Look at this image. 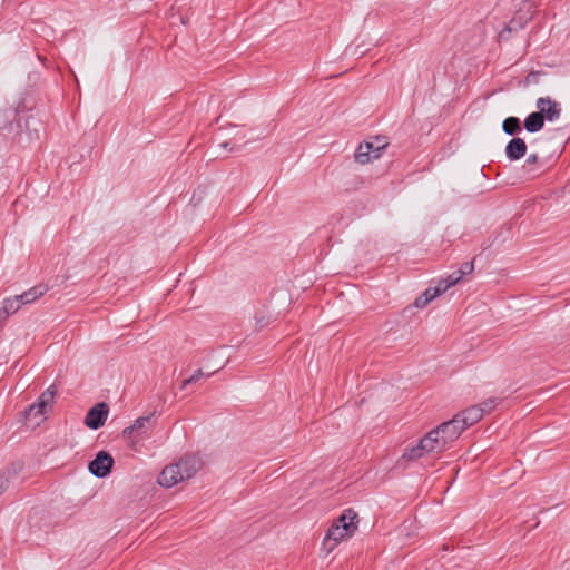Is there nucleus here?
<instances>
[{"instance_id": "20e7f679", "label": "nucleus", "mask_w": 570, "mask_h": 570, "mask_svg": "<svg viewBox=\"0 0 570 570\" xmlns=\"http://www.w3.org/2000/svg\"><path fill=\"white\" fill-rule=\"evenodd\" d=\"M356 530V525L348 523V525H340L333 523L324 538L323 544L332 551L334 547L344 538L351 537Z\"/></svg>"}, {"instance_id": "aec40b11", "label": "nucleus", "mask_w": 570, "mask_h": 570, "mask_svg": "<svg viewBox=\"0 0 570 570\" xmlns=\"http://www.w3.org/2000/svg\"><path fill=\"white\" fill-rule=\"evenodd\" d=\"M357 513L352 509H347L334 523L340 525H348V523H352L357 527Z\"/></svg>"}, {"instance_id": "4be33fe9", "label": "nucleus", "mask_w": 570, "mask_h": 570, "mask_svg": "<svg viewBox=\"0 0 570 570\" xmlns=\"http://www.w3.org/2000/svg\"><path fill=\"white\" fill-rule=\"evenodd\" d=\"M462 278L456 274V271L446 276V278L440 281L436 285L442 293H445L450 287L456 285Z\"/></svg>"}, {"instance_id": "c85d7f7f", "label": "nucleus", "mask_w": 570, "mask_h": 570, "mask_svg": "<svg viewBox=\"0 0 570 570\" xmlns=\"http://www.w3.org/2000/svg\"><path fill=\"white\" fill-rule=\"evenodd\" d=\"M411 528H414V521H410L409 529H411ZM404 529L406 530V529H407V527H405V525H404Z\"/></svg>"}, {"instance_id": "b1692460", "label": "nucleus", "mask_w": 570, "mask_h": 570, "mask_svg": "<svg viewBox=\"0 0 570 570\" xmlns=\"http://www.w3.org/2000/svg\"><path fill=\"white\" fill-rule=\"evenodd\" d=\"M209 375L210 374H205L202 370H198L190 377L183 381L180 389L184 390L187 385L197 382L204 376L208 377Z\"/></svg>"}, {"instance_id": "4468645a", "label": "nucleus", "mask_w": 570, "mask_h": 570, "mask_svg": "<svg viewBox=\"0 0 570 570\" xmlns=\"http://www.w3.org/2000/svg\"><path fill=\"white\" fill-rule=\"evenodd\" d=\"M417 449V443L411 448H407L405 452L394 463V469H406L410 463L424 456V453L414 452Z\"/></svg>"}, {"instance_id": "6ab92c4d", "label": "nucleus", "mask_w": 570, "mask_h": 570, "mask_svg": "<svg viewBox=\"0 0 570 570\" xmlns=\"http://www.w3.org/2000/svg\"><path fill=\"white\" fill-rule=\"evenodd\" d=\"M502 130L504 134L515 137L522 132L521 120L518 117H508L502 122Z\"/></svg>"}, {"instance_id": "1a4fd4ad", "label": "nucleus", "mask_w": 570, "mask_h": 570, "mask_svg": "<svg viewBox=\"0 0 570 570\" xmlns=\"http://www.w3.org/2000/svg\"><path fill=\"white\" fill-rule=\"evenodd\" d=\"M184 481L177 463L167 465L158 476V483L161 487L171 488Z\"/></svg>"}, {"instance_id": "0eeeda50", "label": "nucleus", "mask_w": 570, "mask_h": 570, "mask_svg": "<svg viewBox=\"0 0 570 570\" xmlns=\"http://www.w3.org/2000/svg\"><path fill=\"white\" fill-rule=\"evenodd\" d=\"M109 413V407L106 403L101 402L92 406L85 417V424L91 430H98L101 428Z\"/></svg>"}, {"instance_id": "c756f323", "label": "nucleus", "mask_w": 570, "mask_h": 570, "mask_svg": "<svg viewBox=\"0 0 570 570\" xmlns=\"http://www.w3.org/2000/svg\"><path fill=\"white\" fill-rule=\"evenodd\" d=\"M227 146H228V142H223L222 144V147H224V148H227Z\"/></svg>"}, {"instance_id": "dca6fc26", "label": "nucleus", "mask_w": 570, "mask_h": 570, "mask_svg": "<svg viewBox=\"0 0 570 570\" xmlns=\"http://www.w3.org/2000/svg\"><path fill=\"white\" fill-rule=\"evenodd\" d=\"M443 294L442 289L436 286L428 287L420 296H417L414 301V305L417 308H424L429 305L435 297Z\"/></svg>"}, {"instance_id": "f257e3e1", "label": "nucleus", "mask_w": 570, "mask_h": 570, "mask_svg": "<svg viewBox=\"0 0 570 570\" xmlns=\"http://www.w3.org/2000/svg\"><path fill=\"white\" fill-rule=\"evenodd\" d=\"M153 416L154 414L140 416L122 431V435L132 451L141 452L145 449V441L149 439L155 428Z\"/></svg>"}, {"instance_id": "6e6552de", "label": "nucleus", "mask_w": 570, "mask_h": 570, "mask_svg": "<svg viewBox=\"0 0 570 570\" xmlns=\"http://www.w3.org/2000/svg\"><path fill=\"white\" fill-rule=\"evenodd\" d=\"M439 434L442 435L448 446L454 442L464 431V424H460L459 419L455 416L435 428Z\"/></svg>"}, {"instance_id": "7ed1b4c3", "label": "nucleus", "mask_w": 570, "mask_h": 570, "mask_svg": "<svg viewBox=\"0 0 570 570\" xmlns=\"http://www.w3.org/2000/svg\"><path fill=\"white\" fill-rule=\"evenodd\" d=\"M448 449V444L441 434H439L436 429H433L429 433H426L420 441L417 442V449L414 452L424 453V455L441 453Z\"/></svg>"}, {"instance_id": "9d476101", "label": "nucleus", "mask_w": 570, "mask_h": 570, "mask_svg": "<svg viewBox=\"0 0 570 570\" xmlns=\"http://www.w3.org/2000/svg\"><path fill=\"white\" fill-rule=\"evenodd\" d=\"M528 146L520 137H513L505 146V157L510 161H517L525 156Z\"/></svg>"}, {"instance_id": "423d86ee", "label": "nucleus", "mask_w": 570, "mask_h": 570, "mask_svg": "<svg viewBox=\"0 0 570 570\" xmlns=\"http://www.w3.org/2000/svg\"><path fill=\"white\" fill-rule=\"evenodd\" d=\"M114 459L112 456L106 452L100 451L97 453L96 458L89 463V471L97 478H106L112 469Z\"/></svg>"}, {"instance_id": "9b49d317", "label": "nucleus", "mask_w": 570, "mask_h": 570, "mask_svg": "<svg viewBox=\"0 0 570 570\" xmlns=\"http://www.w3.org/2000/svg\"><path fill=\"white\" fill-rule=\"evenodd\" d=\"M177 465L184 476V480H188L193 478L200 469V461L197 458L188 456L180 459L177 462Z\"/></svg>"}, {"instance_id": "5701e85b", "label": "nucleus", "mask_w": 570, "mask_h": 570, "mask_svg": "<svg viewBox=\"0 0 570 570\" xmlns=\"http://www.w3.org/2000/svg\"><path fill=\"white\" fill-rule=\"evenodd\" d=\"M46 411H47V407L39 406L38 402L36 401L35 403L30 404L24 410V417H26V420L30 421L32 417H36L37 415H40V416L43 415Z\"/></svg>"}, {"instance_id": "bb28decb", "label": "nucleus", "mask_w": 570, "mask_h": 570, "mask_svg": "<svg viewBox=\"0 0 570 570\" xmlns=\"http://www.w3.org/2000/svg\"><path fill=\"white\" fill-rule=\"evenodd\" d=\"M11 474L10 470H6L0 473V495L7 490Z\"/></svg>"}, {"instance_id": "f8f14e48", "label": "nucleus", "mask_w": 570, "mask_h": 570, "mask_svg": "<svg viewBox=\"0 0 570 570\" xmlns=\"http://www.w3.org/2000/svg\"><path fill=\"white\" fill-rule=\"evenodd\" d=\"M482 410L478 405L470 406L455 415L460 424H464V430L482 419Z\"/></svg>"}, {"instance_id": "a878e982", "label": "nucleus", "mask_w": 570, "mask_h": 570, "mask_svg": "<svg viewBox=\"0 0 570 570\" xmlns=\"http://www.w3.org/2000/svg\"><path fill=\"white\" fill-rule=\"evenodd\" d=\"M473 262H464L456 271V274L460 275L461 278H463L464 276L470 275L473 272Z\"/></svg>"}, {"instance_id": "a211bd4d", "label": "nucleus", "mask_w": 570, "mask_h": 570, "mask_svg": "<svg viewBox=\"0 0 570 570\" xmlns=\"http://www.w3.org/2000/svg\"><path fill=\"white\" fill-rule=\"evenodd\" d=\"M538 161H539V156L538 154H530L523 166H522V170L524 173V175L527 176V178H534L537 177L539 174H540V168L538 167Z\"/></svg>"}, {"instance_id": "393cba45", "label": "nucleus", "mask_w": 570, "mask_h": 570, "mask_svg": "<svg viewBox=\"0 0 570 570\" xmlns=\"http://www.w3.org/2000/svg\"><path fill=\"white\" fill-rule=\"evenodd\" d=\"M498 401L495 397H490L478 405L480 410H482V415L485 413H490L497 405Z\"/></svg>"}, {"instance_id": "2eb2a0df", "label": "nucleus", "mask_w": 570, "mask_h": 570, "mask_svg": "<svg viewBox=\"0 0 570 570\" xmlns=\"http://www.w3.org/2000/svg\"><path fill=\"white\" fill-rule=\"evenodd\" d=\"M523 127L531 134L540 131L544 127L543 116L539 111L529 114L523 121Z\"/></svg>"}, {"instance_id": "412c9836", "label": "nucleus", "mask_w": 570, "mask_h": 570, "mask_svg": "<svg viewBox=\"0 0 570 570\" xmlns=\"http://www.w3.org/2000/svg\"><path fill=\"white\" fill-rule=\"evenodd\" d=\"M56 395V387L50 385L46 391H43L38 397L37 402L39 406H50L53 402Z\"/></svg>"}, {"instance_id": "cd10ccee", "label": "nucleus", "mask_w": 570, "mask_h": 570, "mask_svg": "<svg viewBox=\"0 0 570 570\" xmlns=\"http://www.w3.org/2000/svg\"><path fill=\"white\" fill-rule=\"evenodd\" d=\"M514 24H515V20L513 19V20H511V21H510V23L508 24V30H509V31H512L513 29H515V26H514Z\"/></svg>"}, {"instance_id": "f3484780", "label": "nucleus", "mask_w": 570, "mask_h": 570, "mask_svg": "<svg viewBox=\"0 0 570 570\" xmlns=\"http://www.w3.org/2000/svg\"><path fill=\"white\" fill-rule=\"evenodd\" d=\"M20 308L21 305L17 296L4 298L2 302V307L0 308V324L3 323L9 315L14 314Z\"/></svg>"}, {"instance_id": "f03ea898", "label": "nucleus", "mask_w": 570, "mask_h": 570, "mask_svg": "<svg viewBox=\"0 0 570 570\" xmlns=\"http://www.w3.org/2000/svg\"><path fill=\"white\" fill-rule=\"evenodd\" d=\"M390 145L389 137L375 136L371 140L361 142L355 151L354 159L361 165L368 164L370 161L377 159Z\"/></svg>"}, {"instance_id": "ddd939ff", "label": "nucleus", "mask_w": 570, "mask_h": 570, "mask_svg": "<svg viewBox=\"0 0 570 570\" xmlns=\"http://www.w3.org/2000/svg\"><path fill=\"white\" fill-rule=\"evenodd\" d=\"M47 291H48L47 285L39 284V285H36V286L31 287L30 289L23 292L22 294L16 295V296H17L20 305L23 306V305L33 303L39 297L45 295V293Z\"/></svg>"}, {"instance_id": "39448f33", "label": "nucleus", "mask_w": 570, "mask_h": 570, "mask_svg": "<svg viewBox=\"0 0 570 570\" xmlns=\"http://www.w3.org/2000/svg\"><path fill=\"white\" fill-rule=\"evenodd\" d=\"M538 111L543 116L544 121L554 122L561 116V105L550 97H540L535 101Z\"/></svg>"}]
</instances>
